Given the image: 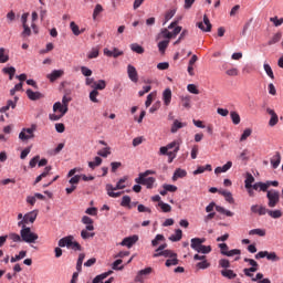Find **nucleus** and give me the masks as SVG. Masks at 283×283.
I'll use <instances>...</instances> for the list:
<instances>
[{"label": "nucleus", "mask_w": 283, "mask_h": 283, "mask_svg": "<svg viewBox=\"0 0 283 283\" xmlns=\"http://www.w3.org/2000/svg\"><path fill=\"white\" fill-rule=\"evenodd\" d=\"M27 255H28V251L22 250L19 252V254L11 258V262L12 263L19 262L20 260H23V258H25Z\"/></svg>", "instance_id": "42"}, {"label": "nucleus", "mask_w": 283, "mask_h": 283, "mask_svg": "<svg viewBox=\"0 0 283 283\" xmlns=\"http://www.w3.org/2000/svg\"><path fill=\"white\" fill-rule=\"evenodd\" d=\"M101 12H103V6L96 4L95 9L93 11V21H96V19L98 18V14H101Z\"/></svg>", "instance_id": "51"}, {"label": "nucleus", "mask_w": 283, "mask_h": 283, "mask_svg": "<svg viewBox=\"0 0 283 283\" xmlns=\"http://www.w3.org/2000/svg\"><path fill=\"white\" fill-rule=\"evenodd\" d=\"M251 134H253V129H251V128H247L245 130H243L240 142L244 143V140H247V138H249V136H251Z\"/></svg>", "instance_id": "56"}, {"label": "nucleus", "mask_w": 283, "mask_h": 283, "mask_svg": "<svg viewBox=\"0 0 283 283\" xmlns=\"http://www.w3.org/2000/svg\"><path fill=\"white\" fill-rule=\"evenodd\" d=\"M266 213H268V216H270V218H273L274 220L282 218V210H269L268 209Z\"/></svg>", "instance_id": "37"}, {"label": "nucleus", "mask_w": 283, "mask_h": 283, "mask_svg": "<svg viewBox=\"0 0 283 283\" xmlns=\"http://www.w3.org/2000/svg\"><path fill=\"white\" fill-rule=\"evenodd\" d=\"M174 17H176V9H171V10L167 11L165 14L164 25H166L169 21H171V19H174Z\"/></svg>", "instance_id": "41"}, {"label": "nucleus", "mask_w": 283, "mask_h": 283, "mask_svg": "<svg viewBox=\"0 0 283 283\" xmlns=\"http://www.w3.org/2000/svg\"><path fill=\"white\" fill-rule=\"evenodd\" d=\"M262 258H266L270 262H280V256L275 252L260 251L255 254V260H262Z\"/></svg>", "instance_id": "8"}, {"label": "nucleus", "mask_w": 283, "mask_h": 283, "mask_svg": "<svg viewBox=\"0 0 283 283\" xmlns=\"http://www.w3.org/2000/svg\"><path fill=\"white\" fill-rule=\"evenodd\" d=\"M69 107L64 106L61 102H56L53 105V112H59L61 116H64L69 112Z\"/></svg>", "instance_id": "16"}, {"label": "nucleus", "mask_w": 283, "mask_h": 283, "mask_svg": "<svg viewBox=\"0 0 283 283\" xmlns=\"http://www.w3.org/2000/svg\"><path fill=\"white\" fill-rule=\"evenodd\" d=\"M163 241H165V235H163V234H157V235L155 237V239L151 241V245H153V247H156L159 242H163Z\"/></svg>", "instance_id": "59"}, {"label": "nucleus", "mask_w": 283, "mask_h": 283, "mask_svg": "<svg viewBox=\"0 0 283 283\" xmlns=\"http://www.w3.org/2000/svg\"><path fill=\"white\" fill-rule=\"evenodd\" d=\"M231 167H233V163L232 161H228L227 164H224L222 167H217L214 169V174H227V171H229V169H231Z\"/></svg>", "instance_id": "22"}, {"label": "nucleus", "mask_w": 283, "mask_h": 283, "mask_svg": "<svg viewBox=\"0 0 283 283\" xmlns=\"http://www.w3.org/2000/svg\"><path fill=\"white\" fill-rule=\"evenodd\" d=\"M161 35H163V39H171V31H169V29L165 28V29H161Z\"/></svg>", "instance_id": "64"}, {"label": "nucleus", "mask_w": 283, "mask_h": 283, "mask_svg": "<svg viewBox=\"0 0 283 283\" xmlns=\"http://www.w3.org/2000/svg\"><path fill=\"white\" fill-rule=\"evenodd\" d=\"M265 74H268V76H270V78H275V75L273 74V69H271V65L269 64H264L263 65Z\"/></svg>", "instance_id": "57"}, {"label": "nucleus", "mask_w": 283, "mask_h": 283, "mask_svg": "<svg viewBox=\"0 0 283 283\" xmlns=\"http://www.w3.org/2000/svg\"><path fill=\"white\" fill-rule=\"evenodd\" d=\"M178 258V254L174 253L171 250H164L163 252L155 253L153 258Z\"/></svg>", "instance_id": "23"}, {"label": "nucleus", "mask_w": 283, "mask_h": 283, "mask_svg": "<svg viewBox=\"0 0 283 283\" xmlns=\"http://www.w3.org/2000/svg\"><path fill=\"white\" fill-rule=\"evenodd\" d=\"M2 72L3 74H9V81H12L14 78V74H17V69H14V66L4 67Z\"/></svg>", "instance_id": "34"}, {"label": "nucleus", "mask_w": 283, "mask_h": 283, "mask_svg": "<svg viewBox=\"0 0 283 283\" xmlns=\"http://www.w3.org/2000/svg\"><path fill=\"white\" fill-rule=\"evenodd\" d=\"M158 207H160L164 213H169L171 211V206L169 203H165L164 201H160Z\"/></svg>", "instance_id": "50"}, {"label": "nucleus", "mask_w": 283, "mask_h": 283, "mask_svg": "<svg viewBox=\"0 0 283 283\" xmlns=\"http://www.w3.org/2000/svg\"><path fill=\"white\" fill-rule=\"evenodd\" d=\"M20 235L22 238V242H27V244H34L36 240H39V234L32 232V229L27 226H21Z\"/></svg>", "instance_id": "3"}, {"label": "nucleus", "mask_w": 283, "mask_h": 283, "mask_svg": "<svg viewBox=\"0 0 283 283\" xmlns=\"http://www.w3.org/2000/svg\"><path fill=\"white\" fill-rule=\"evenodd\" d=\"M127 74L128 78H130L133 83H138V71H136V67L134 65H127Z\"/></svg>", "instance_id": "12"}, {"label": "nucleus", "mask_w": 283, "mask_h": 283, "mask_svg": "<svg viewBox=\"0 0 283 283\" xmlns=\"http://www.w3.org/2000/svg\"><path fill=\"white\" fill-rule=\"evenodd\" d=\"M154 271V269L151 268H146L144 270H140L136 277H135V282H143V275H150V273Z\"/></svg>", "instance_id": "21"}, {"label": "nucleus", "mask_w": 283, "mask_h": 283, "mask_svg": "<svg viewBox=\"0 0 283 283\" xmlns=\"http://www.w3.org/2000/svg\"><path fill=\"white\" fill-rule=\"evenodd\" d=\"M107 87V82L105 80H99L98 82H95L94 85H92V88L95 90L96 92L103 91Z\"/></svg>", "instance_id": "30"}, {"label": "nucleus", "mask_w": 283, "mask_h": 283, "mask_svg": "<svg viewBox=\"0 0 283 283\" xmlns=\"http://www.w3.org/2000/svg\"><path fill=\"white\" fill-rule=\"evenodd\" d=\"M154 98H156V93H150L147 95V99L145 102L146 107H149L151 103H154Z\"/></svg>", "instance_id": "60"}, {"label": "nucleus", "mask_w": 283, "mask_h": 283, "mask_svg": "<svg viewBox=\"0 0 283 283\" xmlns=\"http://www.w3.org/2000/svg\"><path fill=\"white\" fill-rule=\"evenodd\" d=\"M137 241H138V235L134 234L132 237L123 239V241L120 242V245L132 249L134 247V244L137 243Z\"/></svg>", "instance_id": "11"}, {"label": "nucleus", "mask_w": 283, "mask_h": 283, "mask_svg": "<svg viewBox=\"0 0 283 283\" xmlns=\"http://www.w3.org/2000/svg\"><path fill=\"white\" fill-rule=\"evenodd\" d=\"M167 48H169V40H164L158 43V49L161 54H165V50H167Z\"/></svg>", "instance_id": "47"}, {"label": "nucleus", "mask_w": 283, "mask_h": 283, "mask_svg": "<svg viewBox=\"0 0 283 283\" xmlns=\"http://www.w3.org/2000/svg\"><path fill=\"white\" fill-rule=\"evenodd\" d=\"M9 240H12V242H23L21 234H17L14 232L9 233L8 235Z\"/></svg>", "instance_id": "54"}, {"label": "nucleus", "mask_w": 283, "mask_h": 283, "mask_svg": "<svg viewBox=\"0 0 283 283\" xmlns=\"http://www.w3.org/2000/svg\"><path fill=\"white\" fill-rule=\"evenodd\" d=\"M70 29H71L72 33L74 34V36H80L81 28H78V24H76V22L72 21L70 23Z\"/></svg>", "instance_id": "40"}, {"label": "nucleus", "mask_w": 283, "mask_h": 283, "mask_svg": "<svg viewBox=\"0 0 283 283\" xmlns=\"http://www.w3.org/2000/svg\"><path fill=\"white\" fill-rule=\"evenodd\" d=\"M82 222L86 224V231H94V220H92V218L84 216Z\"/></svg>", "instance_id": "24"}, {"label": "nucleus", "mask_w": 283, "mask_h": 283, "mask_svg": "<svg viewBox=\"0 0 283 283\" xmlns=\"http://www.w3.org/2000/svg\"><path fill=\"white\" fill-rule=\"evenodd\" d=\"M178 23H180V19L172 21L168 25V30H172L171 32V39H176L180 32H182V27H178Z\"/></svg>", "instance_id": "9"}, {"label": "nucleus", "mask_w": 283, "mask_h": 283, "mask_svg": "<svg viewBox=\"0 0 283 283\" xmlns=\"http://www.w3.org/2000/svg\"><path fill=\"white\" fill-rule=\"evenodd\" d=\"M282 39V33H276L272 36V39L268 42V45H275V43H280Z\"/></svg>", "instance_id": "48"}, {"label": "nucleus", "mask_w": 283, "mask_h": 283, "mask_svg": "<svg viewBox=\"0 0 283 283\" xmlns=\"http://www.w3.org/2000/svg\"><path fill=\"white\" fill-rule=\"evenodd\" d=\"M178 264V258L172 256V259H168L166 261V266H176Z\"/></svg>", "instance_id": "63"}, {"label": "nucleus", "mask_w": 283, "mask_h": 283, "mask_svg": "<svg viewBox=\"0 0 283 283\" xmlns=\"http://www.w3.org/2000/svg\"><path fill=\"white\" fill-rule=\"evenodd\" d=\"M219 193L226 198L227 202L233 205V195L228 190H219Z\"/></svg>", "instance_id": "33"}, {"label": "nucleus", "mask_w": 283, "mask_h": 283, "mask_svg": "<svg viewBox=\"0 0 283 283\" xmlns=\"http://www.w3.org/2000/svg\"><path fill=\"white\" fill-rule=\"evenodd\" d=\"M250 210L253 213H258V216H266V211H269V209H266V207L260 206V205L251 206Z\"/></svg>", "instance_id": "15"}, {"label": "nucleus", "mask_w": 283, "mask_h": 283, "mask_svg": "<svg viewBox=\"0 0 283 283\" xmlns=\"http://www.w3.org/2000/svg\"><path fill=\"white\" fill-rule=\"evenodd\" d=\"M10 61V55L6 53L4 48H0V63H8Z\"/></svg>", "instance_id": "38"}, {"label": "nucleus", "mask_w": 283, "mask_h": 283, "mask_svg": "<svg viewBox=\"0 0 283 283\" xmlns=\"http://www.w3.org/2000/svg\"><path fill=\"white\" fill-rule=\"evenodd\" d=\"M280 163H282V156L280 153H275V155L271 158L273 169H277V167H280Z\"/></svg>", "instance_id": "27"}, {"label": "nucleus", "mask_w": 283, "mask_h": 283, "mask_svg": "<svg viewBox=\"0 0 283 283\" xmlns=\"http://www.w3.org/2000/svg\"><path fill=\"white\" fill-rule=\"evenodd\" d=\"M164 105L168 106L171 103V88H166L163 93Z\"/></svg>", "instance_id": "25"}, {"label": "nucleus", "mask_w": 283, "mask_h": 283, "mask_svg": "<svg viewBox=\"0 0 283 283\" xmlns=\"http://www.w3.org/2000/svg\"><path fill=\"white\" fill-rule=\"evenodd\" d=\"M36 216H39L38 210H33L31 212L25 213L23 217V220L18 222V227H23V226L28 224L29 222L31 224H34V222L36 220Z\"/></svg>", "instance_id": "7"}, {"label": "nucleus", "mask_w": 283, "mask_h": 283, "mask_svg": "<svg viewBox=\"0 0 283 283\" xmlns=\"http://www.w3.org/2000/svg\"><path fill=\"white\" fill-rule=\"evenodd\" d=\"M36 132V125H31L30 128H22V130L19 134V139L22 140V143H25L27 140H31V138H34V133Z\"/></svg>", "instance_id": "6"}, {"label": "nucleus", "mask_w": 283, "mask_h": 283, "mask_svg": "<svg viewBox=\"0 0 283 283\" xmlns=\"http://www.w3.org/2000/svg\"><path fill=\"white\" fill-rule=\"evenodd\" d=\"M271 23H274L275 28H280V25H282L283 23V18H277V17H273L270 18Z\"/></svg>", "instance_id": "58"}, {"label": "nucleus", "mask_w": 283, "mask_h": 283, "mask_svg": "<svg viewBox=\"0 0 283 283\" xmlns=\"http://www.w3.org/2000/svg\"><path fill=\"white\" fill-rule=\"evenodd\" d=\"M249 235H260L261 238H264V235H266V231L262 229H252L250 230Z\"/></svg>", "instance_id": "46"}, {"label": "nucleus", "mask_w": 283, "mask_h": 283, "mask_svg": "<svg viewBox=\"0 0 283 283\" xmlns=\"http://www.w3.org/2000/svg\"><path fill=\"white\" fill-rule=\"evenodd\" d=\"M182 127H187V124L179 122L178 119H175L170 132L171 134H176V132H178V129H182Z\"/></svg>", "instance_id": "29"}, {"label": "nucleus", "mask_w": 283, "mask_h": 283, "mask_svg": "<svg viewBox=\"0 0 283 283\" xmlns=\"http://www.w3.org/2000/svg\"><path fill=\"white\" fill-rule=\"evenodd\" d=\"M163 189L167 190V192H170V193H176V191H178V187H176L175 185H169V184H165L163 186Z\"/></svg>", "instance_id": "53"}, {"label": "nucleus", "mask_w": 283, "mask_h": 283, "mask_svg": "<svg viewBox=\"0 0 283 283\" xmlns=\"http://www.w3.org/2000/svg\"><path fill=\"white\" fill-rule=\"evenodd\" d=\"M132 198L129 196H124L122 198L120 207H129Z\"/></svg>", "instance_id": "61"}, {"label": "nucleus", "mask_w": 283, "mask_h": 283, "mask_svg": "<svg viewBox=\"0 0 283 283\" xmlns=\"http://www.w3.org/2000/svg\"><path fill=\"white\" fill-rule=\"evenodd\" d=\"M252 189H254V191H269V185H266V182H256L252 186Z\"/></svg>", "instance_id": "32"}, {"label": "nucleus", "mask_w": 283, "mask_h": 283, "mask_svg": "<svg viewBox=\"0 0 283 283\" xmlns=\"http://www.w3.org/2000/svg\"><path fill=\"white\" fill-rule=\"evenodd\" d=\"M197 28H199V30L202 32H211L212 24L207 14L203 15V22L197 23Z\"/></svg>", "instance_id": "10"}, {"label": "nucleus", "mask_w": 283, "mask_h": 283, "mask_svg": "<svg viewBox=\"0 0 283 283\" xmlns=\"http://www.w3.org/2000/svg\"><path fill=\"white\" fill-rule=\"evenodd\" d=\"M98 48H93L88 53H87V59H98Z\"/></svg>", "instance_id": "55"}, {"label": "nucleus", "mask_w": 283, "mask_h": 283, "mask_svg": "<svg viewBox=\"0 0 283 283\" xmlns=\"http://www.w3.org/2000/svg\"><path fill=\"white\" fill-rule=\"evenodd\" d=\"M103 164V159L101 157H95L94 161H88V167L91 169H96V167H101Z\"/></svg>", "instance_id": "36"}, {"label": "nucleus", "mask_w": 283, "mask_h": 283, "mask_svg": "<svg viewBox=\"0 0 283 283\" xmlns=\"http://www.w3.org/2000/svg\"><path fill=\"white\" fill-rule=\"evenodd\" d=\"M230 116L233 125H240V114L238 112H231Z\"/></svg>", "instance_id": "52"}, {"label": "nucleus", "mask_w": 283, "mask_h": 283, "mask_svg": "<svg viewBox=\"0 0 283 283\" xmlns=\"http://www.w3.org/2000/svg\"><path fill=\"white\" fill-rule=\"evenodd\" d=\"M64 72L63 70H54L51 74L46 75V78L51 81V83H54V81H57V78H61L63 76Z\"/></svg>", "instance_id": "18"}, {"label": "nucleus", "mask_w": 283, "mask_h": 283, "mask_svg": "<svg viewBox=\"0 0 283 283\" xmlns=\"http://www.w3.org/2000/svg\"><path fill=\"white\" fill-rule=\"evenodd\" d=\"M112 155V148L105 147L102 150L97 151V156H101L102 158H107V156Z\"/></svg>", "instance_id": "45"}, {"label": "nucleus", "mask_w": 283, "mask_h": 283, "mask_svg": "<svg viewBox=\"0 0 283 283\" xmlns=\"http://www.w3.org/2000/svg\"><path fill=\"white\" fill-rule=\"evenodd\" d=\"M92 230H87V228H85V230L81 231V238L83 240H90V238H94L95 233L94 232H90Z\"/></svg>", "instance_id": "43"}, {"label": "nucleus", "mask_w": 283, "mask_h": 283, "mask_svg": "<svg viewBox=\"0 0 283 283\" xmlns=\"http://www.w3.org/2000/svg\"><path fill=\"white\" fill-rule=\"evenodd\" d=\"M221 275L223 277H228V280H233V279L238 277V274H235L233 272V270H222Z\"/></svg>", "instance_id": "35"}, {"label": "nucleus", "mask_w": 283, "mask_h": 283, "mask_svg": "<svg viewBox=\"0 0 283 283\" xmlns=\"http://www.w3.org/2000/svg\"><path fill=\"white\" fill-rule=\"evenodd\" d=\"M27 96L28 98H30V101H39L43 98V94H41L40 92H34L31 88L27 90Z\"/></svg>", "instance_id": "20"}, {"label": "nucleus", "mask_w": 283, "mask_h": 283, "mask_svg": "<svg viewBox=\"0 0 283 283\" xmlns=\"http://www.w3.org/2000/svg\"><path fill=\"white\" fill-rule=\"evenodd\" d=\"M104 54L105 56H113V59H118V56H123V51L116 48L113 49V51H111L109 49H104Z\"/></svg>", "instance_id": "17"}, {"label": "nucleus", "mask_w": 283, "mask_h": 283, "mask_svg": "<svg viewBox=\"0 0 283 283\" xmlns=\"http://www.w3.org/2000/svg\"><path fill=\"white\" fill-rule=\"evenodd\" d=\"M178 178H187V170L177 168L174 172L172 180L176 181Z\"/></svg>", "instance_id": "26"}, {"label": "nucleus", "mask_w": 283, "mask_h": 283, "mask_svg": "<svg viewBox=\"0 0 283 283\" xmlns=\"http://www.w3.org/2000/svg\"><path fill=\"white\" fill-rule=\"evenodd\" d=\"M266 112L271 116V118L269 120L270 127H275V125L280 122L277 114L275 113V111H273L271 108H266Z\"/></svg>", "instance_id": "14"}, {"label": "nucleus", "mask_w": 283, "mask_h": 283, "mask_svg": "<svg viewBox=\"0 0 283 283\" xmlns=\"http://www.w3.org/2000/svg\"><path fill=\"white\" fill-rule=\"evenodd\" d=\"M50 171H52V166H46L44 168V171L35 178V181L33 185H39L43 180V178H48L50 176Z\"/></svg>", "instance_id": "19"}, {"label": "nucleus", "mask_w": 283, "mask_h": 283, "mask_svg": "<svg viewBox=\"0 0 283 283\" xmlns=\"http://www.w3.org/2000/svg\"><path fill=\"white\" fill-rule=\"evenodd\" d=\"M98 96V91L93 90L90 93V101H92V103H98V98H96Z\"/></svg>", "instance_id": "62"}, {"label": "nucleus", "mask_w": 283, "mask_h": 283, "mask_svg": "<svg viewBox=\"0 0 283 283\" xmlns=\"http://www.w3.org/2000/svg\"><path fill=\"white\" fill-rule=\"evenodd\" d=\"M244 182H245V189H252L253 184L255 182V177H253L251 172H247Z\"/></svg>", "instance_id": "28"}, {"label": "nucleus", "mask_w": 283, "mask_h": 283, "mask_svg": "<svg viewBox=\"0 0 283 283\" xmlns=\"http://www.w3.org/2000/svg\"><path fill=\"white\" fill-rule=\"evenodd\" d=\"M126 181H127V177H124L118 180V182L116 184V187L112 186V184H107L106 185L107 196H109V198H120V196H123V192H114V191H118V189H125Z\"/></svg>", "instance_id": "2"}, {"label": "nucleus", "mask_w": 283, "mask_h": 283, "mask_svg": "<svg viewBox=\"0 0 283 283\" xmlns=\"http://www.w3.org/2000/svg\"><path fill=\"white\" fill-rule=\"evenodd\" d=\"M266 198H268V207H270V209H274V207H277V205L280 203V191L269 190L266 192Z\"/></svg>", "instance_id": "5"}, {"label": "nucleus", "mask_w": 283, "mask_h": 283, "mask_svg": "<svg viewBox=\"0 0 283 283\" xmlns=\"http://www.w3.org/2000/svg\"><path fill=\"white\" fill-rule=\"evenodd\" d=\"M155 170H146L145 172H140L139 177L135 179L137 185H144L148 189H154V184L156 182V178L147 176H155Z\"/></svg>", "instance_id": "1"}, {"label": "nucleus", "mask_w": 283, "mask_h": 283, "mask_svg": "<svg viewBox=\"0 0 283 283\" xmlns=\"http://www.w3.org/2000/svg\"><path fill=\"white\" fill-rule=\"evenodd\" d=\"M205 242H207V239L205 238H193L190 240V247L193 251H198Z\"/></svg>", "instance_id": "13"}, {"label": "nucleus", "mask_w": 283, "mask_h": 283, "mask_svg": "<svg viewBox=\"0 0 283 283\" xmlns=\"http://www.w3.org/2000/svg\"><path fill=\"white\" fill-rule=\"evenodd\" d=\"M59 247L62 248H69L72 249L73 251H83V247L76 241H74L73 235H67L59 240L57 242Z\"/></svg>", "instance_id": "4"}, {"label": "nucleus", "mask_w": 283, "mask_h": 283, "mask_svg": "<svg viewBox=\"0 0 283 283\" xmlns=\"http://www.w3.org/2000/svg\"><path fill=\"white\" fill-rule=\"evenodd\" d=\"M130 50L136 52V54H145V49L138 43L130 44Z\"/></svg>", "instance_id": "39"}, {"label": "nucleus", "mask_w": 283, "mask_h": 283, "mask_svg": "<svg viewBox=\"0 0 283 283\" xmlns=\"http://www.w3.org/2000/svg\"><path fill=\"white\" fill-rule=\"evenodd\" d=\"M169 240H170L171 242H180V241L182 240V230L177 229V230L175 231V234H172V235L169 237Z\"/></svg>", "instance_id": "31"}, {"label": "nucleus", "mask_w": 283, "mask_h": 283, "mask_svg": "<svg viewBox=\"0 0 283 283\" xmlns=\"http://www.w3.org/2000/svg\"><path fill=\"white\" fill-rule=\"evenodd\" d=\"M178 151H180V146H177L172 151H169L167 154L169 164L174 163V159L176 158V155L178 154Z\"/></svg>", "instance_id": "44"}, {"label": "nucleus", "mask_w": 283, "mask_h": 283, "mask_svg": "<svg viewBox=\"0 0 283 283\" xmlns=\"http://www.w3.org/2000/svg\"><path fill=\"white\" fill-rule=\"evenodd\" d=\"M197 253H203V255H207L208 253H211V245H203L201 243V245L198 249Z\"/></svg>", "instance_id": "49"}]
</instances>
